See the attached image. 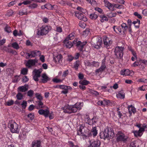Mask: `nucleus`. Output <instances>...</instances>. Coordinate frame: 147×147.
I'll return each mask as SVG.
<instances>
[{"mask_svg":"<svg viewBox=\"0 0 147 147\" xmlns=\"http://www.w3.org/2000/svg\"><path fill=\"white\" fill-rule=\"evenodd\" d=\"M121 27L123 30L122 33H121V34H125V32H126V30L127 28V26L125 23H123L121 25Z\"/></svg>","mask_w":147,"mask_h":147,"instance_id":"obj_24","label":"nucleus"},{"mask_svg":"<svg viewBox=\"0 0 147 147\" xmlns=\"http://www.w3.org/2000/svg\"><path fill=\"white\" fill-rule=\"evenodd\" d=\"M133 133L135 136L136 137L141 136L142 135V134H141L139 131H133Z\"/></svg>","mask_w":147,"mask_h":147,"instance_id":"obj_35","label":"nucleus"},{"mask_svg":"<svg viewBox=\"0 0 147 147\" xmlns=\"http://www.w3.org/2000/svg\"><path fill=\"white\" fill-rule=\"evenodd\" d=\"M104 44L107 47L110 46L112 43V41L107 37H105L103 39Z\"/></svg>","mask_w":147,"mask_h":147,"instance_id":"obj_14","label":"nucleus"},{"mask_svg":"<svg viewBox=\"0 0 147 147\" xmlns=\"http://www.w3.org/2000/svg\"><path fill=\"white\" fill-rule=\"evenodd\" d=\"M104 2L105 4V6L107 7L109 9L111 10H113L114 6L113 4L106 0H104Z\"/></svg>","mask_w":147,"mask_h":147,"instance_id":"obj_15","label":"nucleus"},{"mask_svg":"<svg viewBox=\"0 0 147 147\" xmlns=\"http://www.w3.org/2000/svg\"><path fill=\"white\" fill-rule=\"evenodd\" d=\"M46 8L48 9H53V6L51 4L48 3L46 4Z\"/></svg>","mask_w":147,"mask_h":147,"instance_id":"obj_42","label":"nucleus"},{"mask_svg":"<svg viewBox=\"0 0 147 147\" xmlns=\"http://www.w3.org/2000/svg\"><path fill=\"white\" fill-rule=\"evenodd\" d=\"M98 13L97 12H95L90 14V18L92 20H95L98 18Z\"/></svg>","mask_w":147,"mask_h":147,"instance_id":"obj_22","label":"nucleus"},{"mask_svg":"<svg viewBox=\"0 0 147 147\" xmlns=\"http://www.w3.org/2000/svg\"><path fill=\"white\" fill-rule=\"evenodd\" d=\"M70 109L71 113H75L78 110L77 107L75 106L70 107Z\"/></svg>","mask_w":147,"mask_h":147,"instance_id":"obj_32","label":"nucleus"},{"mask_svg":"<svg viewBox=\"0 0 147 147\" xmlns=\"http://www.w3.org/2000/svg\"><path fill=\"white\" fill-rule=\"evenodd\" d=\"M128 108L129 112L130 114H131L132 113H134L136 112L135 108L132 105L129 106Z\"/></svg>","mask_w":147,"mask_h":147,"instance_id":"obj_23","label":"nucleus"},{"mask_svg":"<svg viewBox=\"0 0 147 147\" xmlns=\"http://www.w3.org/2000/svg\"><path fill=\"white\" fill-rule=\"evenodd\" d=\"M51 27L49 26H43L40 28V30L38 31V34L43 35L47 34L51 30Z\"/></svg>","mask_w":147,"mask_h":147,"instance_id":"obj_5","label":"nucleus"},{"mask_svg":"<svg viewBox=\"0 0 147 147\" xmlns=\"http://www.w3.org/2000/svg\"><path fill=\"white\" fill-rule=\"evenodd\" d=\"M29 4L30 2L28 1V9H34L37 7V5L36 4L32 3L30 4Z\"/></svg>","mask_w":147,"mask_h":147,"instance_id":"obj_27","label":"nucleus"},{"mask_svg":"<svg viewBox=\"0 0 147 147\" xmlns=\"http://www.w3.org/2000/svg\"><path fill=\"white\" fill-rule=\"evenodd\" d=\"M68 143L70 146L71 147H79L78 145H74V143L71 141H69Z\"/></svg>","mask_w":147,"mask_h":147,"instance_id":"obj_59","label":"nucleus"},{"mask_svg":"<svg viewBox=\"0 0 147 147\" xmlns=\"http://www.w3.org/2000/svg\"><path fill=\"white\" fill-rule=\"evenodd\" d=\"M113 28L115 32L116 33L119 32L120 33H122L121 29L120 27H117L116 26H113Z\"/></svg>","mask_w":147,"mask_h":147,"instance_id":"obj_25","label":"nucleus"},{"mask_svg":"<svg viewBox=\"0 0 147 147\" xmlns=\"http://www.w3.org/2000/svg\"><path fill=\"white\" fill-rule=\"evenodd\" d=\"M34 94V91L32 90H30L28 91V96L32 97Z\"/></svg>","mask_w":147,"mask_h":147,"instance_id":"obj_51","label":"nucleus"},{"mask_svg":"<svg viewBox=\"0 0 147 147\" xmlns=\"http://www.w3.org/2000/svg\"><path fill=\"white\" fill-rule=\"evenodd\" d=\"M123 47H117L114 50L115 55L116 56L117 59H122L123 55Z\"/></svg>","mask_w":147,"mask_h":147,"instance_id":"obj_4","label":"nucleus"},{"mask_svg":"<svg viewBox=\"0 0 147 147\" xmlns=\"http://www.w3.org/2000/svg\"><path fill=\"white\" fill-rule=\"evenodd\" d=\"M22 81L24 83L28 81V78L27 76H24L22 79Z\"/></svg>","mask_w":147,"mask_h":147,"instance_id":"obj_63","label":"nucleus"},{"mask_svg":"<svg viewBox=\"0 0 147 147\" xmlns=\"http://www.w3.org/2000/svg\"><path fill=\"white\" fill-rule=\"evenodd\" d=\"M12 46L13 47L16 49H18L19 48L18 44L16 42L13 43L12 44Z\"/></svg>","mask_w":147,"mask_h":147,"instance_id":"obj_38","label":"nucleus"},{"mask_svg":"<svg viewBox=\"0 0 147 147\" xmlns=\"http://www.w3.org/2000/svg\"><path fill=\"white\" fill-rule=\"evenodd\" d=\"M91 42L94 48L98 49L102 44V38L99 37H94L92 38Z\"/></svg>","mask_w":147,"mask_h":147,"instance_id":"obj_3","label":"nucleus"},{"mask_svg":"<svg viewBox=\"0 0 147 147\" xmlns=\"http://www.w3.org/2000/svg\"><path fill=\"white\" fill-rule=\"evenodd\" d=\"M16 97L18 100H21L23 98V95L20 93H18L16 95Z\"/></svg>","mask_w":147,"mask_h":147,"instance_id":"obj_41","label":"nucleus"},{"mask_svg":"<svg viewBox=\"0 0 147 147\" xmlns=\"http://www.w3.org/2000/svg\"><path fill=\"white\" fill-rule=\"evenodd\" d=\"M100 18H101V19L100 20V21L101 22H103L104 21H107L108 20V18L105 16H101Z\"/></svg>","mask_w":147,"mask_h":147,"instance_id":"obj_40","label":"nucleus"},{"mask_svg":"<svg viewBox=\"0 0 147 147\" xmlns=\"http://www.w3.org/2000/svg\"><path fill=\"white\" fill-rule=\"evenodd\" d=\"M133 24H134L136 28H138L139 27V25L140 24V21L137 19L133 22Z\"/></svg>","mask_w":147,"mask_h":147,"instance_id":"obj_26","label":"nucleus"},{"mask_svg":"<svg viewBox=\"0 0 147 147\" xmlns=\"http://www.w3.org/2000/svg\"><path fill=\"white\" fill-rule=\"evenodd\" d=\"M83 35L86 36L90 33V30L89 28H87L83 32Z\"/></svg>","mask_w":147,"mask_h":147,"instance_id":"obj_39","label":"nucleus"},{"mask_svg":"<svg viewBox=\"0 0 147 147\" xmlns=\"http://www.w3.org/2000/svg\"><path fill=\"white\" fill-rule=\"evenodd\" d=\"M140 90L144 91L147 89V86L146 85L143 86L139 88Z\"/></svg>","mask_w":147,"mask_h":147,"instance_id":"obj_61","label":"nucleus"},{"mask_svg":"<svg viewBox=\"0 0 147 147\" xmlns=\"http://www.w3.org/2000/svg\"><path fill=\"white\" fill-rule=\"evenodd\" d=\"M100 137L104 140L106 139L109 140L113 138L114 136V131L111 128H107L103 131L100 132L99 134Z\"/></svg>","mask_w":147,"mask_h":147,"instance_id":"obj_1","label":"nucleus"},{"mask_svg":"<svg viewBox=\"0 0 147 147\" xmlns=\"http://www.w3.org/2000/svg\"><path fill=\"white\" fill-rule=\"evenodd\" d=\"M38 113L40 115H43L45 117H47L49 113V111L47 109L45 110L40 109L38 111Z\"/></svg>","mask_w":147,"mask_h":147,"instance_id":"obj_12","label":"nucleus"},{"mask_svg":"<svg viewBox=\"0 0 147 147\" xmlns=\"http://www.w3.org/2000/svg\"><path fill=\"white\" fill-rule=\"evenodd\" d=\"M79 26L82 28H85L86 25L84 22H80L79 24Z\"/></svg>","mask_w":147,"mask_h":147,"instance_id":"obj_56","label":"nucleus"},{"mask_svg":"<svg viewBox=\"0 0 147 147\" xmlns=\"http://www.w3.org/2000/svg\"><path fill=\"white\" fill-rule=\"evenodd\" d=\"M64 112L65 113H71L70 109V107L66 108L64 110Z\"/></svg>","mask_w":147,"mask_h":147,"instance_id":"obj_62","label":"nucleus"},{"mask_svg":"<svg viewBox=\"0 0 147 147\" xmlns=\"http://www.w3.org/2000/svg\"><path fill=\"white\" fill-rule=\"evenodd\" d=\"M66 46L67 48H70L73 45V44L70 41H67L65 42Z\"/></svg>","mask_w":147,"mask_h":147,"instance_id":"obj_33","label":"nucleus"},{"mask_svg":"<svg viewBox=\"0 0 147 147\" xmlns=\"http://www.w3.org/2000/svg\"><path fill=\"white\" fill-rule=\"evenodd\" d=\"M106 66L105 65V63H104L103 61L102 62V65L100 68L96 70V72L99 73L103 71L106 68Z\"/></svg>","mask_w":147,"mask_h":147,"instance_id":"obj_16","label":"nucleus"},{"mask_svg":"<svg viewBox=\"0 0 147 147\" xmlns=\"http://www.w3.org/2000/svg\"><path fill=\"white\" fill-rule=\"evenodd\" d=\"M8 126L10 129L12 133H19L20 128L19 127L18 125L13 120L9 121Z\"/></svg>","mask_w":147,"mask_h":147,"instance_id":"obj_2","label":"nucleus"},{"mask_svg":"<svg viewBox=\"0 0 147 147\" xmlns=\"http://www.w3.org/2000/svg\"><path fill=\"white\" fill-rule=\"evenodd\" d=\"M75 35V33H72L69 35L68 38H69L70 40L73 39L74 38Z\"/></svg>","mask_w":147,"mask_h":147,"instance_id":"obj_50","label":"nucleus"},{"mask_svg":"<svg viewBox=\"0 0 147 147\" xmlns=\"http://www.w3.org/2000/svg\"><path fill=\"white\" fill-rule=\"evenodd\" d=\"M75 16L78 18L83 21L86 22L87 20V18L81 12L78 11L75 12Z\"/></svg>","mask_w":147,"mask_h":147,"instance_id":"obj_9","label":"nucleus"},{"mask_svg":"<svg viewBox=\"0 0 147 147\" xmlns=\"http://www.w3.org/2000/svg\"><path fill=\"white\" fill-rule=\"evenodd\" d=\"M90 145L89 147H98L100 144V142L98 140L93 141L91 140L90 141Z\"/></svg>","mask_w":147,"mask_h":147,"instance_id":"obj_10","label":"nucleus"},{"mask_svg":"<svg viewBox=\"0 0 147 147\" xmlns=\"http://www.w3.org/2000/svg\"><path fill=\"white\" fill-rule=\"evenodd\" d=\"M10 49L4 46L1 49L3 50L6 51V52H7L8 53H9V51Z\"/></svg>","mask_w":147,"mask_h":147,"instance_id":"obj_54","label":"nucleus"},{"mask_svg":"<svg viewBox=\"0 0 147 147\" xmlns=\"http://www.w3.org/2000/svg\"><path fill=\"white\" fill-rule=\"evenodd\" d=\"M79 65V61H76L74 64V67L76 70H77Z\"/></svg>","mask_w":147,"mask_h":147,"instance_id":"obj_34","label":"nucleus"},{"mask_svg":"<svg viewBox=\"0 0 147 147\" xmlns=\"http://www.w3.org/2000/svg\"><path fill=\"white\" fill-rule=\"evenodd\" d=\"M41 142L40 141H33L32 144V147H40L41 146Z\"/></svg>","mask_w":147,"mask_h":147,"instance_id":"obj_18","label":"nucleus"},{"mask_svg":"<svg viewBox=\"0 0 147 147\" xmlns=\"http://www.w3.org/2000/svg\"><path fill=\"white\" fill-rule=\"evenodd\" d=\"M28 72V69L27 68H22L21 71L20 73L21 74L24 75H26Z\"/></svg>","mask_w":147,"mask_h":147,"instance_id":"obj_31","label":"nucleus"},{"mask_svg":"<svg viewBox=\"0 0 147 147\" xmlns=\"http://www.w3.org/2000/svg\"><path fill=\"white\" fill-rule=\"evenodd\" d=\"M129 147H137L136 143V142H133L131 143Z\"/></svg>","mask_w":147,"mask_h":147,"instance_id":"obj_55","label":"nucleus"},{"mask_svg":"<svg viewBox=\"0 0 147 147\" xmlns=\"http://www.w3.org/2000/svg\"><path fill=\"white\" fill-rule=\"evenodd\" d=\"M34 57L37 56H40L41 54V52L39 51L35 50L34 51Z\"/></svg>","mask_w":147,"mask_h":147,"instance_id":"obj_36","label":"nucleus"},{"mask_svg":"<svg viewBox=\"0 0 147 147\" xmlns=\"http://www.w3.org/2000/svg\"><path fill=\"white\" fill-rule=\"evenodd\" d=\"M91 132L92 133L94 137L96 136L97 134V130L96 129V127L93 128L91 131Z\"/></svg>","mask_w":147,"mask_h":147,"instance_id":"obj_30","label":"nucleus"},{"mask_svg":"<svg viewBox=\"0 0 147 147\" xmlns=\"http://www.w3.org/2000/svg\"><path fill=\"white\" fill-rule=\"evenodd\" d=\"M58 86L60 88L64 90H67V86L65 85H59Z\"/></svg>","mask_w":147,"mask_h":147,"instance_id":"obj_58","label":"nucleus"},{"mask_svg":"<svg viewBox=\"0 0 147 147\" xmlns=\"http://www.w3.org/2000/svg\"><path fill=\"white\" fill-rule=\"evenodd\" d=\"M127 138V136H125L124 134L119 131V132L118 136L116 138V141L117 142L122 141L125 142L126 141Z\"/></svg>","mask_w":147,"mask_h":147,"instance_id":"obj_8","label":"nucleus"},{"mask_svg":"<svg viewBox=\"0 0 147 147\" xmlns=\"http://www.w3.org/2000/svg\"><path fill=\"white\" fill-rule=\"evenodd\" d=\"M28 57L31 58L34 57L33 51H30L29 53H28Z\"/></svg>","mask_w":147,"mask_h":147,"instance_id":"obj_45","label":"nucleus"},{"mask_svg":"<svg viewBox=\"0 0 147 147\" xmlns=\"http://www.w3.org/2000/svg\"><path fill=\"white\" fill-rule=\"evenodd\" d=\"M35 108V106L33 105H30L28 108V109L29 111H31L33 110Z\"/></svg>","mask_w":147,"mask_h":147,"instance_id":"obj_64","label":"nucleus"},{"mask_svg":"<svg viewBox=\"0 0 147 147\" xmlns=\"http://www.w3.org/2000/svg\"><path fill=\"white\" fill-rule=\"evenodd\" d=\"M90 83L89 81H88L86 80H81L79 82V83L82 85H86Z\"/></svg>","mask_w":147,"mask_h":147,"instance_id":"obj_29","label":"nucleus"},{"mask_svg":"<svg viewBox=\"0 0 147 147\" xmlns=\"http://www.w3.org/2000/svg\"><path fill=\"white\" fill-rule=\"evenodd\" d=\"M27 102L26 101L23 100L21 104L22 108L23 109H25L27 106Z\"/></svg>","mask_w":147,"mask_h":147,"instance_id":"obj_46","label":"nucleus"},{"mask_svg":"<svg viewBox=\"0 0 147 147\" xmlns=\"http://www.w3.org/2000/svg\"><path fill=\"white\" fill-rule=\"evenodd\" d=\"M13 34L15 36H16L17 35L20 36L22 35V34L21 33H18L17 31L16 30L13 31Z\"/></svg>","mask_w":147,"mask_h":147,"instance_id":"obj_48","label":"nucleus"},{"mask_svg":"<svg viewBox=\"0 0 147 147\" xmlns=\"http://www.w3.org/2000/svg\"><path fill=\"white\" fill-rule=\"evenodd\" d=\"M52 81L54 82L58 83L59 82H62L63 80H61L60 79H58L57 78H53Z\"/></svg>","mask_w":147,"mask_h":147,"instance_id":"obj_52","label":"nucleus"},{"mask_svg":"<svg viewBox=\"0 0 147 147\" xmlns=\"http://www.w3.org/2000/svg\"><path fill=\"white\" fill-rule=\"evenodd\" d=\"M42 78L41 80L43 83L47 82L48 81L50 80V79L48 77L45 73L42 74Z\"/></svg>","mask_w":147,"mask_h":147,"instance_id":"obj_17","label":"nucleus"},{"mask_svg":"<svg viewBox=\"0 0 147 147\" xmlns=\"http://www.w3.org/2000/svg\"><path fill=\"white\" fill-rule=\"evenodd\" d=\"M42 71V69H34L33 72L34 73V75L33 76V79L36 81H38L39 80L38 78L40 76V74Z\"/></svg>","mask_w":147,"mask_h":147,"instance_id":"obj_7","label":"nucleus"},{"mask_svg":"<svg viewBox=\"0 0 147 147\" xmlns=\"http://www.w3.org/2000/svg\"><path fill=\"white\" fill-rule=\"evenodd\" d=\"M28 86V84H26L24 86H20L18 88V90L21 92H25L28 90V88L27 86Z\"/></svg>","mask_w":147,"mask_h":147,"instance_id":"obj_19","label":"nucleus"},{"mask_svg":"<svg viewBox=\"0 0 147 147\" xmlns=\"http://www.w3.org/2000/svg\"><path fill=\"white\" fill-rule=\"evenodd\" d=\"M34 113H30L28 114V117L29 118L30 120H32L34 118Z\"/></svg>","mask_w":147,"mask_h":147,"instance_id":"obj_47","label":"nucleus"},{"mask_svg":"<svg viewBox=\"0 0 147 147\" xmlns=\"http://www.w3.org/2000/svg\"><path fill=\"white\" fill-rule=\"evenodd\" d=\"M117 13H111L108 14L107 16L109 18H112L113 17H115L116 16Z\"/></svg>","mask_w":147,"mask_h":147,"instance_id":"obj_43","label":"nucleus"},{"mask_svg":"<svg viewBox=\"0 0 147 147\" xmlns=\"http://www.w3.org/2000/svg\"><path fill=\"white\" fill-rule=\"evenodd\" d=\"M35 97L39 101H42L43 100V97L41 94L39 93H36L35 94Z\"/></svg>","mask_w":147,"mask_h":147,"instance_id":"obj_28","label":"nucleus"},{"mask_svg":"<svg viewBox=\"0 0 147 147\" xmlns=\"http://www.w3.org/2000/svg\"><path fill=\"white\" fill-rule=\"evenodd\" d=\"M134 15L136 16H137L138 18L140 19H141L142 18V17L141 15L139 14L137 12H135L134 13Z\"/></svg>","mask_w":147,"mask_h":147,"instance_id":"obj_60","label":"nucleus"},{"mask_svg":"<svg viewBox=\"0 0 147 147\" xmlns=\"http://www.w3.org/2000/svg\"><path fill=\"white\" fill-rule=\"evenodd\" d=\"M18 77L19 76H14V79L13 80V83L17 82H18Z\"/></svg>","mask_w":147,"mask_h":147,"instance_id":"obj_53","label":"nucleus"},{"mask_svg":"<svg viewBox=\"0 0 147 147\" xmlns=\"http://www.w3.org/2000/svg\"><path fill=\"white\" fill-rule=\"evenodd\" d=\"M117 96L118 98H124L125 97V93L123 91L121 90L119 91L118 94H117Z\"/></svg>","mask_w":147,"mask_h":147,"instance_id":"obj_21","label":"nucleus"},{"mask_svg":"<svg viewBox=\"0 0 147 147\" xmlns=\"http://www.w3.org/2000/svg\"><path fill=\"white\" fill-rule=\"evenodd\" d=\"M62 56L61 55H53V60L55 63H60L62 61Z\"/></svg>","mask_w":147,"mask_h":147,"instance_id":"obj_11","label":"nucleus"},{"mask_svg":"<svg viewBox=\"0 0 147 147\" xmlns=\"http://www.w3.org/2000/svg\"><path fill=\"white\" fill-rule=\"evenodd\" d=\"M38 62V60L36 58L34 59H30L28 60V68H30L32 66H35Z\"/></svg>","mask_w":147,"mask_h":147,"instance_id":"obj_13","label":"nucleus"},{"mask_svg":"<svg viewBox=\"0 0 147 147\" xmlns=\"http://www.w3.org/2000/svg\"><path fill=\"white\" fill-rule=\"evenodd\" d=\"M36 103H37V105L36 107L37 109H42L44 107V106L43 103L41 101H38L36 102Z\"/></svg>","mask_w":147,"mask_h":147,"instance_id":"obj_20","label":"nucleus"},{"mask_svg":"<svg viewBox=\"0 0 147 147\" xmlns=\"http://www.w3.org/2000/svg\"><path fill=\"white\" fill-rule=\"evenodd\" d=\"M74 45L78 48V49L81 51H82L84 46L86 44V42H82L80 41H78L77 39H75L73 42Z\"/></svg>","mask_w":147,"mask_h":147,"instance_id":"obj_6","label":"nucleus"},{"mask_svg":"<svg viewBox=\"0 0 147 147\" xmlns=\"http://www.w3.org/2000/svg\"><path fill=\"white\" fill-rule=\"evenodd\" d=\"M5 31L8 33H9L11 32L10 27L7 25L5 28Z\"/></svg>","mask_w":147,"mask_h":147,"instance_id":"obj_49","label":"nucleus"},{"mask_svg":"<svg viewBox=\"0 0 147 147\" xmlns=\"http://www.w3.org/2000/svg\"><path fill=\"white\" fill-rule=\"evenodd\" d=\"M104 105H109L110 103V101L109 100L105 99L103 100Z\"/></svg>","mask_w":147,"mask_h":147,"instance_id":"obj_44","label":"nucleus"},{"mask_svg":"<svg viewBox=\"0 0 147 147\" xmlns=\"http://www.w3.org/2000/svg\"><path fill=\"white\" fill-rule=\"evenodd\" d=\"M14 104V101L13 100H9L6 102L5 105L8 106H10L13 105Z\"/></svg>","mask_w":147,"mask_h":147,"instance_id":"obj_37","label":"nucleus"},{"mask_svg":"<svg viewBox=\"0 0 147 147\" xmlns=\"http://www.w3.org/2000/svg\"><path fill=\"white\" fill-rule=\"evenodd\" d=\"M98 118L97 117H93V118L92 119V121L93 122L95 123H96L98 121Z\"/></svg>","mask_w":147,"mask_h":147,"instance_id":"obj_57","label":"nucleus"}]
</instances>
